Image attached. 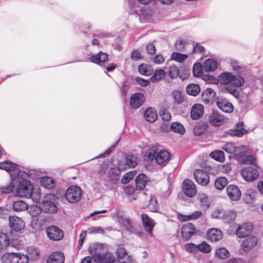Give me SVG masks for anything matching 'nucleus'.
Listing matches in <instances>:
<instances>
[{"label":"nucleus","mask_w":263,"mask_h":263,"mask_svg":"<svg viewBox=\"0 0 263 263\" xmlns=\"http://www.w3.org/2000/svg\"><path fill=\"white\" fill-rule=\"evenodd\" d=\"M188 58L186 54H182L176 52H174L171 55V59L176 62L182 63Z\"/></svg>","instance_id":"603ef678"},{"label":"nucleus","mask_w":263,"mask_h":263,"mask_svg":"<svg viewBox=\"0 0 263 263\" xmlns=\"http://www.w3.org/2000/svg\"><path fill=\"white\" fill-rule=\"evenodd\" d=\"M228 197L232 200L237 201L241 196L239 188L235 185H230L227 188Z\"/></svg>","instance_id":"6ab92c4d"},{"label":"nucleus","mask_w":263,"mask_h":263,"mask_svg":"<svg viewBox=\"0 0 263 263\" xmlns=\"http://www.w3.org/2000/svg\"><path fill=\"white\" fill-rule=\"evenodd\" d=\"M41 183L43 187L48 189H51L54 187L53 180L50 177L42 178Z\"/></svg>","instance_id":"49530a36"},{"label":"nucleus","mask_w":263,"mask_h":263,"mask_svg":"<svg viewBox=\"0 0 263 263\" xmlns=\"http://www.w3.org/2000/svg\"><path fill=\"white\" fill-rule=\"evenodd\" d=\"M125 159L126 164L129 167H135L138 164V158L136 156L133 154L127 155Z\"/></svg>","instance_id":"4c0bfd02"},{"label":"nucleus","mask_w":263,"mask_h":263,"mask_svg":"<svg viewBox=\"0 0 263 263\" xmlns=\"http://www.w3.org/2000/svg\"><path fill=\"white\" fill-rule=\"evenodd\" d=\"M253 229L252 225L249 223H245L237 228L236 234L238 237H245L250 234Z\"/></svg>","instance_id":"dca6fc26"},{"label":"nucleus","mask_w":263,"mask_h":263,"mask_svg":"<svg viewBox=\"0 0 263 263\" xmlns=\"http://www.w3.org/2000/svg\"><path fill=\"white\" fill-rule=\"evenodd\" d=\"M209 121L211 125L219 126L223 123L224 118L219 112L213 111L209 116Z\"/></svg>","instance_id":"a211bd4d"},{"label":"nucleus","mask_w":263,"mask_h":263,"mask_svg":"<svg viewBox=\"0 0 263 263\" xmlns=\"http://www.w3.org/2000/svg\"><path fill=\"white\" fill-rule=\"evenodd\" d=\"M198 199L199 200L201 205L204 209H207L210 205L208 200V196L206 194L203 193H199L198 195Z\"/></svg>","instance_id":"37998d69"},{"label":"nucleus","mask_w":263,"mask_h":263,"mask_svg":"<svg viewBox=\"0 0 263 263\" xmlns=\"http://www.w3.org/2000/svg\"><path fill=\"white\" fill-rule=\"evenodd\" d=\"M257 238L253 236H250L245 238L242 242L243 250L245 251H249L257 244Z\"/></svg>","instance_id":"412c9836"},{"label":"nucleus","mask_w":263,"mask_h":263,"mask_svg":"<svg viewBox=\"0 0 263 263\" xmlns=\"http://www.w3.org/2000/svg\"><path fill=\"white\" fill-rule=\"evenodd\" d=\"M129 88V85H128L125 82H123L120 87V91L121 92V96L123 98H125L128 89Z\"/></svg>","instance_id":"0e129e2a"},{"label":"nucleus","mask_w":263,"mask_h":263,"mask_svg":"<svg viewBox=\"0 0 263 263\" xmlns=\"http://www.w3.org/2000/svg\"><path fill=\"white\" fill-rule=\"evenodd\" d=\"M195 233V228L192 223L184 224L181 230V234L184 240H188Z\"/></svg>","instance_id":"4468645a"},{"label":"nucleus","mask_w":263,"mask_h":263,"mask_svg":"<svg viewBox=\"0 0 263 263\" xmlns=\"http://www.w3.org/2000/svg\"><path fill=\"white\" fill-rule=\"evenodd\" d=\"M27 204L21 200L15 201L13 204V209L17 212L23 211L27 209Z\"/></svg>","instance_id":"09e8293b"},{"label":"nucleus","mask_w":263,"mask_h":263,"mask_svg":"<svg viewBox=\"0 0 263 263\" xmlns=\"http://www.w3.org/2000/svg\"><path fill=\"white\" fill-rule=\"evenodd\" d=\"M118 221L120 224L122 225L126 230L134 234H137L135 229V223L134 221L128 217L124 216H119L118 218Z\"/></svg>","instance_id":"ddd939ff"},{"label":"nucleus","mask_w":263,"mask_h":263,"mask_svg":"<svg viewBox=\"0 0 263 263\" xmlns=\"http://www.w3.org/2000/svg\"><path fill=\"white\" fill-rule=\"evenodd\" d=\"M257 193L253 189H249L246 191L243 196V200L247 203H252L255 200Z\"/></svg>","instance_id":"c85d7f7f"},{"label":"nucleus","mask_w":263,"mask_h":263,"mask_svg":"<svg viewBox=\"0 0 263 263\" xmlns=\"http://www.w3.org/2000/svg\"><path fill=\"white\" fill-rule=\"evenodd\" d=\"M212 216L214 218L224 219L229 221L234 219L236 214L232 211L226 212L222 209H217L212 213Z\"/></svg>","instance_id":"9d476101"},{"label":"nucleus","mask_w":263,"mask_h":263,"mask_svg":"<svg viewBox=\"0 0 263 263\" xmlns=\"http://www.w3.org/2000/svg\"><path fill=\"white\" fill-rule=\"evenodd\" d=\"M81 190L77 186H70L65 192V197L70 203H76L79 201L81 199Z\"/></svg>","instance_id":"423d86ee"},{"label":"nucleus","mask_w":263,"mask_h":263,"mask_svg":"<svg viewBox=\"0 0 263 263\" xmlns=\"http://www.w3.org/2000/svg\"><path fill=\"white\" fill-rule=\"evenodd\" d=\"M144 96L141 93H136L133 95L130 99V104L133 108H139L144 101Z\"/></svg>","instance_id":"f3484780"},{"label":"nucleus","mask_w":263,"mask_h":263,"mask_svg":"<svg viewBox=\"0 0 263 263\" xmlns=\"http://www.w3.org/2000/svg\"><path fill=\"white\" fill-rule=\"evenodd\" d=\"M165 75V73L163 69H158L156 70L154 72V73L151 78V80L152 82H155L160 81V80L163 79Z\"/></svg>","instance_id":"79ce46f5"},{"label":"nucleus","mask_w":263,"mask_h":263,"mask_svg":"<svg viewBox=\"0 0 263 263\" xmlns=\"http://www.w3.org/2000/svg\"><path fill=\"white\" fill-rule=\"evenodd\" d=\"M10 227L15 232H20L23 230L25 224L23 220L16 216H10L9 218Z\"/></svg>","instance_id":"1a4fd4ad"},{"label":"nucleus","mask_w":263,"mask_h":263,"mask_svg":"<svg viewBox=\"0 0 263 263\" xmlns=\"http://www.w3.org/2000/svg\"><path fill=\"white\" fill-rule=\"evenodd\" d=\"M146 157L149 160H155L158 164L164 166L168 162L170 154L165 150L158 152L156 147H153L148 150Z\"/></svg>","instance_id":"f03ea898"},{"label":"nucleus","mask_w":263,"mask_h":263,"mask_svg":"<svg viewBox=\"0 0 263 263\" xmlns=\"http://www.w3.org/2000/svg\"><path fill=\"white\" fill-rule=\"evenodd\" d=\"M108 175L110 181L116 184L120 179V171L118 167H111L108 171Z\"/></svg>","instance_id":"bb28decb"},{"label":"nucleus","mask_w":263,"mask_h":263,"mask_svg":"<svg viewBox=\"0 0 263 263\" xmlns=\"http://www.w3.org/2000/svg\"><path fill=\"white\" fill-rule=\"evenodd\" d=\"M144 119L149 122H153L157 118V114L155 110L152 108L147 109L144 114Z\"/></svg>","instance_id":"2f4dec72"},{"label":"nucleus","mask_w":263,"mask_h":263,"mask_svg":"<svg viewBox=\"0 0 263 263\" xmlns=\"http://www.w3.org/2000/svg\"><path fill=\"white\" fill-rule=\"evenodd\" d=\"M217 67V64L215 60L211 59L206 60L203 64V68L206 72L214 71Z\"/></svg>","instance_id":"c756f323"},{"label":"nucleus","mask_w":263,"mask_h":263,"mask_svg":"<svg viewBox=\"0 0 263 263\" xmlns=\"http://www.w3.org/2000/svg\"><path fill=\"white\" fill-rule=\"evenodd\" d=\"M218 107L222 111L230 113L233 111L234 107L232 103L229 102L226 99H221L217 101Z\"/></svg>","instance_id":"b1692460"},{"label":"nucleus","mask_w":263,"mask_h":263,"mask_svg":"<svg viewBox=\"0 0 263 263\" xmlns=\"http://www.w3.org/2000/svg\"><path fill=\"white\" fill-rule=\"evenodd\" d=\"M171 96L173 98L175 104H181L183 102V95L180 91L174 90L171 93Z\"/></svg>","instance_id":"ea45409f"},{"label":"nucleus","mask_w":263,"mask_h":263,"mask_svg":"<svg viewBox=\"0 0 263 263\" xmlns=\"http://www.w3.org/2000/svg\"><path fill=\"white\" fill-rule=\"evenodd\" d=\"M28 212L30 215L33 217L37 216L42 212V208L37 205H31L29 207L27 206Z\"/></svg>","instance_id":"8fccbe9b"},{"label":"nucleus","mask_w":263,"mask_h":263,"mask_svg":"<svg viewBox=\"0 0 263 263\" xmlns=\"http://www.w3.org/2000/svg\"><path fill=\"white\" fill-rule=\"evenodd\" d=\"M238 161L241 162L243 164H253V163L255 161V158L252 155H250V152H249L244 156L240 157Z\"/></svg>","instance_id":"a18cd8bd"},{"label":"nucleus","mask_w":263,"mask_h":263,"mask_svg":"<svg viewBox=\"0 0 263 263\" xmlns=\"http://www.w3.org/2000/svg\"><path fill=\"white\" fill-rule=\"evenodd\" d=\"M233 74L230 72H225L221 73L219 77V81L224 85H227L231 83Z\"/></svg>","instance_id":"473e14b6"},{"label":"nucleus","mask_w":263,"mask_h":263,"mask_svg":"<svg viewBox=\"0 0 263 263\" xmlns=\"http://www.w3.org/2000/svg\"><path fill=\"white\" fill-rule=\"evenodd\" d=\"M10 240L8 236L3 233H0V253L3 252L9 245Z\"/></svg>","instance_id":"72a5a7b5"},{"label":"nucleus","mask_w":263,"mask_h":263,"mask_svg":"<svg viewBox=\"0 0 263 263\" xmlns=\"http://www.w3.org/2000/svg\"><path fill=\"white\" fill-rule=\"evenodd\" d=\"M245 83L243 78L239 75H233L231 84L235 87L242 86Z\"/></svg>","instance_id":"de8ad7c7"},{"label":"nucleus","mask_w":263,"mask_h":263,"mask_svg":"<svg viewBox=\"0 0 263 263\" xmlns=\"http://www.w3.org/2000/svg\"><path fill=\"white\" fill-rule=\"evenodd\" d=\"M202 215L201 211H196L188 215H182L180 220L182 221H188L192 219H196L199 218Z\"/></svg>","instance_id":"58836bf2"},{"label":"nucleus","mask_w":263,"mask_h":263,"mask_svg":"<svg viewBox=\"0 0 263 263\" xmlns=\"http://www.w3.org/2000/svg\"><path fill=\"white\" fill-rule=\"evenodd\" d=\"M100 263H125L124 261L120 262L118 259H116L114 255L107 253L102 255L100 260Z\"/></svg>","instance_id":"7c9ffc66"},{"label":"nucleus","mask_w":263,"mask_h":263,"mask_svg":"<svg viewBox=\"0 0 263 263\" xmlns=\"http://www.w3.org/2000/svg\"><path fill=\"white\" fill-rule=\"evenodd\" d=\"M194 178L196 182L202 186L206 185L209 182L208 173L202 170H196L194 172Z\"/></svg>","instance_id":"f8f14e48"},{"label":"nucleus","mask_w":263,"mask_h":263,"mask_svg":"<svg viewBox=\"0 0 263 263\" xmlns=\"http://www.w3.org/2000/svg\"><path fill=\"white\" fill-rule=\"evenodd\" d=\"M248 152H249V148L245 145H242L236 148L234 155L236 159L238 160L240 157L244 156Z\"/></svg>","instance_id":"c03bdc74"},{"label":"nucleus","mask_w":263,"mask_h":263,"mask_svg":"<svg viewBox=\"0 0 263 263\" xmlns=\"http://www.w3.org/2000/svg\"><path fill=\"white\" fill-rule=\"evenodd\" d=\"M185 250L188 252H196L198 251V247L193 243H189L185 246Z\"/></svg>","instance_id":"338daca9"},{"label":"nucleus","mask_w":263,"mask_h":263,"mask_svg":"<svg viewBox=\"0 0 263 263\" xmlns=\"http://www.w3.org/2000/svg\"><path fill=\"white\" fill-rule=\"evenodd\" d=\"M57 197L53 194H46L42 201V206L45 212L55 213L57 211L55 204Z\"/></svg>","instance_id":"39448f33"},{"label":"nucleus","mask_w":263,"mask_h":263,"mask_svg":"<svg viewBox=\"0 0 263 263\" xmlns=\"http://www.w3.org/2000/svg\"><path fill=\"white\" fill-rule=\"evenodd\" d=\"M222 232L219 229L216 228L211 229L207 233L208 239L212 242L220 240L222 238Z\"/></svg>","instance_id":"4be33fe9"},{"label":"nucleus","mask_w":263,"mask_h":263,"mask_svg":"<svg viewBox=\"0 0 263 263\" xmlns=\"http://www.w3.org/2000/svg\"><path fill=\"white\" fill-rule=\"evenodd\" d=\"M216 256L220 259H225L229 257L230 253L226 248L221 247L216 250Z\"/></svg>","instance_id":"864d4df0"},{"label":"nucleus","mask_w":263,"mask_h":263,"mask_svg":"<svg viewBox=\"0 0 263 263\" xmlns=\"http://www.w3.org/2000/svg\"><path fill=\"white\" fill-rule=\"evenodd\" d=\"M0 168L8 172L12 180H15L16 177L18 175H21L23 177L27 176L26 171L21 170L17 164L10 161H5L0 162Z\"/></svg>","instance_id":"7ed1b4c3"},{"label":"nucleus","mask_w":263,"mask_h":263,"mask_svg":"<svg viewBox=\"0 0 263 263\" xmlns=\"http://www.w3.org/2000/svg\"><path fill=\"white\" fill-rule=\"evenodd\" d=\"M108 55L103 52L100 51L96 55H91L90 58V61L94 63L101 65L107 61Z\"/></svg>","instance_id":"393cba45"},{"label":"nucleus","mask_w":263,"mask_h":263,"mask_svg":"<svg viewBox=\"0 0 263 263\" xmlns=\"http://www.w3.org/2000/svg\"><path fill=\"white\" fill-rule=\"evenodd\" d=\"M160 115L163 121H168L171 118L170 112L166 109H163L160 111Z\"/></svg>","instance_id":"69168bd1"},{"label":"nucleus","mask_w":263,"mask_h":263,"mask_svg":"<svg viewBox=\"0 0 263 263\" xmlns=\"http://www.w3.org/2000/svg\"><path fill=\"white\" fill-rule=\"evenodd\" d=\"M198 251H200L204 253H208L211 252V248L206 242L203 241L201 243L198 245Z\"/></svg>","instance_id":"052dcab7"},{"label":"nucleus","mask_w":263,"mask_h":263,"mask_svg":"<svg viewBox=\"0 0 263 263\" xmlns=\"http://www.w3.org/2000/svg\"><path fill=\"white\" fill-rule=\"evenodd\" d=\"M10 182L9 184L5 186L2 187L0 191L4 194H8L11 192L14 187V182L16 183V180H12Z\"/></svg>","instance_id":"4d7b16f0"},{"label":"nucleus","mask_w":263,"mask_h":263,"mask_svg":"<svg viewBox=\"0 0 263 263\" xmlns=\"http://www.w3.org/2000/svg\"><path fill=\"white\" fill-rule=\"evenodd\" d=\"M65 256L61 252H55L50 254L47 260V263H64Z\"/></svg>","instance_id":"5701e85b"},{"label":"nucleus","mask_w":263,"mask_h":263,"mask_svg":"<svg viewBox=\"0 0 263 263\" xmlns=\"http://www.w3.org/2000/svg\"><path fill=\"white\" fill-rule=\"evenodd\" d=\"M182 189L184 193L190 197H194L197 193L195 184L190 179H185L183 182Z\"/></svg>","instance_id":"9b49d317"},{"label":"nucleus","mask_w":263,"mask_h":263,"mask_svg":"<svg viewBox=\"0 0 263 263\" xmlns=\"http://www.w3.org/2000/svg\"><path fill=\"white\" fill-rule=\"evenodd\" d=\"M146 51L148 54H154L156 51L155 45L152 43H148L146 46Z\"/></svg>","instance_id":"774afa93"},{"label":"nucleus","mask_w":263,"mask_h":263,"mask_svg":"<svg viewBox=\"0 0 263 263\" xmlns=\"http://www.w3.org/2000/svg\"><path fill=\"white\" fill-rule=\"evenodd\" d=\"M46 232L48 238L53 241L60 240L64 237L63 231L57 226H51L47 227Z\"/></svg>","instance_id":"0eeeda50"},{"label":"nucleus","mask_w":263,"mask_h":263,"mask_svg":"<svg viewBox=\"0 0 263 263\" xmlns=\"http://www.w3.org/2000/svg\"><path fill=\"white\" fill-rule=\"evenodd\" d=\"M138 70L141 74L146 76H151L153 73L152 68L148 64H140L138 67Z\"/></svg>","instance_id":"c9c22d12"},{"label":"nucleus","mask_w":263,"mask_h":263,"mask_svg":"<svg viewBox=\"0 0 263 263\" xmlns=\"http://www.w3.org/2000/svg\"><path fill=\"white\" fill-rule=\"evenodd\" d=\"M2 263H28L27 255L21 253H6L1 258Z\"/></svg>","instance_id":"20e7f679"},{"label":"nucleus","mask_w":263,"mask_h":263,"mask_svg":"<svg viewBox=\"0 0 263 263\" xmlns=\"http://www.w3.org/2000/svg\"><path fill=\"white\" fill-rule=\"evenodd\" d=\"M135 182L136 188L142 190L145 187L147 182V178L144 174H140L137 176Z\"/></svg>","instance_id":"cd10ccee"},{"label":"nucleus","mask_w":263,"mask_h":263,"mask_svg":"<svg viewBox=\"0 0 263 263\" xmlns=\"http://www.w3.org/2000/svg\"><path fill=\"white\" fill-rule=\"evenodd\" d=\"M204 114L203 106L200 104H196L193 106L191 111V117L193 120L200 119Z\"/></svg>","instance_id":"aec40b11"},{"label":"nucleus","mask_w":263,"mask_h":263,"mask_svg":"<svg viewBox=\"0 0 263 263\" xmlns=\"http://www.w3.org/2000/svg\"><path fill=\"white\" fill-rule=\"evenodd\" d=\"M171 129L180 134H183L185 131V128L183 125L178 122H175L171 124Z\"/></svg>","instance_id":"a19ab883"},{"label":"nucleus","mask_w":263,"mask_h":263,"mask_svg":"<svg viewBox=\"0 0 263 263\" xmlns=\"http://www.w3.org/2000/svg\"><path fill=\"white\" fill-rule=\"evenodd\" d=\"M216 93L213 89L211 88H206L204 90L201 95V99L203 102L208 103L210 102H212L215 98Z\"/></svg>","instance_id":"a878e982"},{"label":"nucleus","mask_w":263,"mask_h":263,"mask_svg":"<svg viewBox=\"0 0 263 263\" xmlns=\"http://www.w3.org/2000/svg\"><path fill=\"white\" fill-rule=\"evenodd\" d=\"M168 75L171 79H175L179 76L182 79V76L180 75L179 68L175 65H171L167 70Z\"/></svg>","instance_id":"e433bc0d"},{"label":"nucleus","mask_w":263,"mask_h":263,"mask_svg":"<svg viewBox=\"0 0 263 263\" xmlns=\"http://www.w3.org/2000/svg\"><path fill=\"white\" fill-rule=\"evenodd\" d=\"M203 67L200 63H196L193 67V72L195 77H200L202 74Z\"/></svg>","instance_id":"bf43d9fd"},{"label":"nucleus","mask_w":263,"mask_h":263,"mask_svg":"<svg viewBox=\"0 0 263 263\" xmlns=\"http://www.w3.org/2000/svg\"><path fill=\"white\" fill-rule=\"evenodd\" d=\"M136 174V171H130L125 173L122 178L121 179V182L122 184H127L131 179H132Z\"/></svg>","instance_id":"6e6d98bb"},{"label":"nucleus","mask_w":263,"mask_h":263,"mask_svg":"<svg viewBox=\"0 0 263 263\" xmlns=\"http://www.w3.org/2000/svg\"><path fill=\"white\" fill-rule=\"evenodd\" d=\"M227 180L224 177H219L215 181V187L219 190L223 189L227 185Z\"/></svg>","instance_id":"3c124183"},{"label":"nucleus","mask_w":263,"mask_h":263,"mask_svg":"<svg viewBox=\"0 0 263 263\" xmlns=\"http://www.w3.org/2000/svg\"><path fill=\"white\" fill-rule=\"evenodd\" d=\"M210 156L217 161H222L224 159V153L221 151H215L211 153Z\"/></svg>","instance_id":"13d9d810"},{"label":"nucleus","mask_w":263,"mask_h":263,"mask_svg":"<svg viewBox=\"0 0 263 263\" xmlns=\"http://www.w3.org/2000/svg\"><path fill=\"white\" fill-rule=\"evenodd\" d=\"M35 173L34 170H30L28 172H26L27 176L23 177L21 175H18L16 177V183H18L17 192L20 196L26 198L31 197L33 192V187L31 182L28 180V178L35 179L34 175Z\"/></svg>","instance_id":"f257e3e1"},{"label":"nucleus","mask_w":263,"mask_h":263,"mask_svg":"<svg viewBox=\"0 0 263 263\" xmlns=\"http://www.w3.org/2000/svg\"><path fill=\"white\" fill-rule=\"evenodd\" d=\"M147 208L149 211L153 212H155L157 211V201L155 196L151 195L149 202L147 205Z\"/></svg>","instance_id":"5fc2aeb1"},{"label":"nucleus","mask_w":263,"mask_h":263,"mask_svg":"<svg viewBox=\"0 0 263 263\" xmlns=\"http://www.w3.org/2000/svg\"><path fill=\"white\" fill-rule=\"evenodd\" d=\"M245 131L246 130L244 128H241L240 129H234L230 130V134L232 136L240 137L245 133Z\"/></svg>","instance_id":"e2e57ef3"},{"label":"nucleus","mask_w":263,"mask_h":263,"mask_svg":"<svg viewBox=\"0 0 263 263\" xmlns=\"http://www.w3.org/2000/svg\"><path fill=\"white\" fill-rule=\"evenodd\" d=\"M141 218L145 230L151 235L153 236L152 231L155 225V221L149 218L146 214H142Z\"/></svg>","instance_id":"2eb2a0df"},{"label":"nucleus","mask_w":263,"mask_h":263,"mask_svg":"<svg viewBox=\"0 0 263 263\" xmlns=\"http://www.w3.org/2000/svg\"><path fill=\"white\" fill-rule=\"evenodd\" d=\"M186 91L189 95L196 96L200 92V89L198 85L190 84L187 86Z\"/></svg>","instance_id":"f704fd0d"},{"label":"nucleus","mask_w":263,"mask_h":263,"mask_svg":"<svg viewBox=\"0 0 263 263\" xmlns=\"http://www.w3.org/2000/svg\"><path fill=\"white\" fill-rule=\"evenodd\" d=\"M236 147L231 142L226 143L223 146L222 149L229 154H234Z\"/></svg>","instance_id":"680f3d73"},{"label":"nucleus","mask_w":263,"mask_h":263,"mask_svg":"<svg viewBox=\"0 0 263 263\" xmlns=\"http://www.w3.org/2000/svg\"><path fill=\"white\" fill-rule=\"evenodd\" d=\"M241 174L243 178L247 181H253L256 179L259 176L258 170L251 166L242 168Z\"/></svg>","instance_id":"6e6552de"}]
</instances>
